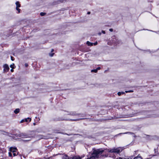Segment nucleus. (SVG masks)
I'll list each match as a JSON object with an SVG mask.
<instances>
[{"label":"nucleus","instance_id":"nucleus-17","mask_svg":"<svg viewBox=\"0 0 159 159\" xmlns=\"http://www.w3.org/2000/svg\"><path fill=\"white\" fill-rule=\"evenodd\" d=\"M125 92L126 93H131V92H133V90H129V91H125Z\"/></svg>","mask_w":159,"mask_h":159},{"label":"nucleus","instance_id":"nucleus-19","mask_svg":"<svg viewBox=\"0 0 159 159\" xmlns=\"http://www.w3.org/2000/svg\"><path fill=\"white\" fill-rule=\"evenodd\" d=\"M54 54V53H50L49 54V55L51 57H52Z\"/></svg>","mask_w":159,"mask_h":159},{"label":"nucleus","instance_id":"nucleus-8","mask_svg":"<svg viewBox=\"0 0 159 159\" xmlns=\"http://www.w3.org/2000/svg\"><path fill=\"white\" fill-rule=\"evenodd\" d=\"M63 159H70L71 158H69V157L66 155L63 156L62 157Z\"/></svg>","mask_w":159,"mask_h":159},{"label":"nucleus","instance_id":"nucleus-23","mask_svg":"<svg viewBox=\"0 0 159 159\" xmlns=\"http://www.w3.org/2000/svg\"><path fill=\"white\" fill-rule=\"evenodd\" d=\"M100 69H101V68H100V67H98V68H97L96 70H100Z\"/></svg>","mask_w":159,"mask_h":159},{"label":"nucleus","instance_id":"nucleus-6","mask_svg":"<svg viewBox=\"0 0 159 159\" xmlns=\"http://www.w3.org/2000/svg\"><path fill=\"white\" fill-rule=\"evenodd\" d=\"M16 148L11 147L10 148L9 151L13 153H14L16 151Z\"/></svg>","mask_w":159,"mask_h":159},{"label":"nucleus","instance_id":"nucleus-21","mask_svg":"<svg viewBox=\"0 0 159 159\" xmlns=\"http://www.w3.org/2000/svg\"><path fill=\"white\" fill-rule=\"evenodd\" d=\"M9 156L11 157L12 156V154L11 152H9Z\"/></svg>","mask_w":159,"mask_h":159},{"label":"nucleus","instance_id":"nucleus-28","mask_svg":"<svg viewBox=\"0 0 159 159\" xmlns=\"http://www.w3.org/2000/svg\"><path fill=\"white\" fill-rule=\"evenodd\" d=\"M25 67H27L28 66V65L26 63L25 64Z\"/></svg>","mask_w":159,"mask_h":159},{"label":"nucleus","instance_id":"nucleus-22","mask_svg":"<svg viewBox=\"0 0 159 159\" xmlns=\"http://www.w3.org/2000/svg\"><path fill=\"white\" fill-rule=\"evenodd\" d=\"M117 159H129V158H128V159L124 158V159H123V158H121V157H119L118 158H117Z\"/></svg>","mask_w":159,"mask_h":159},{"label":"nucleus","instance_id":"nucleus-9","mask_svg":"<svg viewBox=\"0 0 159 159\" xmlns=\"http://www.w3.org/2000/svg\"><path fill=\"white\" fill-rule=\"evenodd\" d=\"M19 111H20V109L19 108H17V109H16L14 110V112L15 114H17L18 113H19Z\"/></svg>","mask_w":159,"mask_h":159},{"label":"nucleus","instance_id":"nucleus-24","mask_svg":"<svg viewBox=\"0 0 159 159\" xmlns=\"http://www.w3.org/2000/svg\"><path fill=\"white\" fill-rule=\"evenodd\" d=\"M97 44H98L97 42H96L93 43V44H94V45H97Z\"/></svg>","mask_w":159,"mask_h":159},{"label":"nucleus","instance_id":"nucleus-34","mask_svg":"<svg viewBox=\"0 0 159 159\" xmlns=\"http://www.w3.org/2000/svg\"><path fill=\"white\" fill-rule=\"evenodd\" d=\"M98 34H99V35H101V33H99Z\"/></svg>","mask_w":159,"mask_h":159},{"label":"nucleus","instance_id":"nucleus-26","mask_svg":"<svg viewBox=\"0 0 159 159\" xmlns=\"http://www.w3.org/2000/svg\"><path fill=\"white\" fill-rule=\"evenodd\" d=\"M13 155H14V156H15L17 154H16L14 152V153H13Z\"/></svg>","mask_w":159,"mask_h":159},{"label":"nucleus","instance_id":"nucleus-30","mask_svg":"<svg viewBox=\"0 0 159 159\" xmlns=\"http://www.w3.org/2000/svg\"><path fill=\"white\" fill-rule=\"evenodd\" d=\"M24 121V120H22L21 121V123H22Z\"/></svg>","mask_w":159,"mask_h":159},{"label":"nucleus","instance_id":"nucleus-10","mask_svg":"<svg viewBox=\"0 0 159 159\" xmlns=\"http://www.w3.org/2000/svg\"><path fill=\"white\" fill-rule=\"evenodd\" d=\"M134 159H142V158L139 155H138L137 157H135Z\"/></svg>","mask_w":159,"mask_h":159},{"label":"nucleus","instance_id":"nucleus-14","mask_svg":"<svg viewBox=\"0 0 159 159\" xmlns=\"http://www.w3.org/2000/svg\"><path fill=\"white\" fill-rule=\"evenodd\" d=\"M28 120H29V121H30L31 120V118H27L25 119V121L26 122H27L28 121Z\"/></svg>","mask_w":159,"mask_h":159},{"label":"nucleus","instance_id":"nucleus-5","mask_svg":"<svg viewBox=\"0 0 159 159\" xmlns=\"http://www.w3.org/2000/svg\"><path fill=\"white\" fill-rule=\"evenodd\" d=\"M16 10L18 11V13H20V9L18 8V7H20V5L19 3V2H17L16 3Z\"/></svg>","mask_w":159,"mask_h":159},{"label":"nucleus","instance_id":"nucleus-35","mask_svg":"<svg viewBox=\"0 0 159 159\" xmlns=\"http://www.w3.org/2000/svg\"><path fill=\"white\" fill-rule=\"evenodd\" d=\"M72 115H75V114H72Z\"/></svg>","mask_w":159,"mask_h":159},{"label":"nucleus","instance_id":"nucleus-3","mask_svg":"<svg viewBox=\"0 0 159 159\" xmlns=\"http://www.w3.org/2000/svg\"><path fill=\"white\" fill-rule=\"evenodd\" d=\"M123 150L122 148L119 147L117 148H114L112 149H108V151L110 152H114L119 153Z\"/></svg>","mask_w":159,"mask_h":159},{"label":"nucleus","instance_id":"nucleus-4","mask_svg":"<svg viewBox=\"0 0 159 159\" xmlns=\"http://www.w3.org/2000/svg\"><path fill=\"white\" fill-rule=\"evenodd\" d=\"M3 67L4 68L3 71L4 72H6L9 70V67L7 64H4L3 65Z\"/></svg>","mask_w":159,"mask_h":159},{"label":"nucleus","instance_id":"nucleus-29","mask_svg":"<svg viewBox=\"0 0 159 159\" xmlns=\"http://www.w3.org/2000/svg\"><path fill=\"white\" fill-rule=\"evenodd\" d=\"M13 69H11V72H13Z\"/></svg>","mask_w":159,"mask_h":159},{"label":"nucleus","instance_id":"nucleus-12","mask_svg":"<svg viewBox=\"0 0 159 159\" xmlns=\"http://www.w3.org/2000/svg\"><path fill=\"white\" fill-rule=\"evenodd\" d=\"M118 95L120 96L121 94H125V93L123 92H118L117 93Z\"/></svg>","mask_w":159,"mask_h":159},{"label":"nucleus","instance_id":"nucleus-2","mask_svg":"<svg viewBox=\"0 0 159 159\" xmlns=\"http://www.w3.org/2000/svg\"><path fill=\"white\" fill-rule=\"evenodd\" d=\"M19 136L23 138L26 139L23 140L25 141H30L31 139L33 138V136H30L29 135H27L24 133H21L19 134Z\"/></svg>","mask_w":159,"mask_h":159},{"label":"nucleus","instance_id":"nucleus-20","mask_svg":"<svg viewBox=\"0 0 159 159\" xmlns=\"http://www.w3.org/2000/svg\"><path fill=\"white\" fill-rule=\"evenodd\" d=\"M11 59L12 61H14V57H12V56H11Z\"/></svg>","mask_w":159,"mask_h":159},{"label":"nucleus","instance_id":"nucleus-15","mask_svg":"<svg viewBox=\"0 0 159 159\" xmlns=\"http://www.w3.org/2000/svg\"><path fill=\"white\" fill-rule=\"evenodd\" d=\"M82 119H75V120L70 119V120H72V121H78L80 120H82Z\"/></svg>","mask_w":159,"mask_h":159},{"label":"nucleus","instance_id":"nucleus-33","mask_svg":"<svg viewBox=\"0 0 159 159\" xmlns=\"http://www.w3.org/2000/svg\"><path fill=\"white\" fill-rule=\"evenodd\" d=\"M54 49H52V51H51V52H53V51H54Z\"/></svg>","mask_w":159,"mask_h":159},{"label":"nucleus","instance_id":"nucleus-32","mask_svg":"<svg viewBox=\"0 0 159 159\" xmlns=\"http://www.w3.org/2000/svg\"><path fill=\"white\" fill-rule=\"evenodd\" d=\"M90 12H88V13H87V14H90Z\"/></svg>","mask_w":159,"mask_h":159},{"label":"nucleus","instance_id":"nucleus-27","mask_svg":"<svg viewBox=\"0 0 159 159\" xmlns=\"http://www.w3.org/2000/svg\"><path fill=\"white\" fill-rule=\"evenodd\" d=\"M102 32L103 34H105V32L104 31V30H102Z\"/></svg>","mask_w":159,"mask_h":159},{"label":"nucleus","instance_id":"nucleus-16","mask_svg":"<svg viewBox=\"0 0 159 159\" xmlns=\"http://www.w3.org/2000/svg\"><path fill=\"white\" fill-rule=\"evenodd\" d=\"M97 70H91V72H94L95 73H97Z\"/></svg>","mask_w":159,"mask_h":159},{"label":"nucleus","instance_id":"nucleus-11","mask_svg":"<svg viewBox=\"0 0 159 159\" xmlns=\"http://www.w3.org/2000/svg\"><path fill=\"white\" fill-rule=\"evenodd\" d=\"M87 44L88 46H92L93 44V43H91L90 42H89L88 41H87Z\"/></svg>","mask_w":159,"mask_h":159},{"label":"nucleus","instance_id":"nucleus-25","mask_svg":"<svg viewBox=\"0 0 159 159\" xmlns=\"http://www.w3.org/2000/svg\"><path fill=\"white\" fill-rule=\"evenodd\" d=\"M109 30L110 31L112 32V31H113V29H109Z\"/></svg>","mask_w":159,"mask_h":159},{"label":"nucleus","instance_id":"nucleus-13","mask_svg":"<svg viewBox=\"0 0 159 159\" xmlns=\"http://www.w3.org/2000/svg\"><path fill=\"white\" fill-rule=\"evenodd\" d=\"M10 67L12 68V69H14L15 67L14 64V63L11 64L10 65Z\"/></svg>","mask_w":159,"mask_h":159},{"label":"nucleus","instance_id":"nucleus-1","mask_svg":"<svg viewBox=\"0 0 159 159\" xmlns=\"http://www.w3.org/2000/svg\"><path fill=\"white\" fill-rule=\"evenodd\" d=\"M104 151L102 149H93V152L91 154V156L87 159H95L99 157V155L102 153Z\"/></svg>","mask_w":159,"mask_h":159},{"label":"nucleus","instance_id":"nucleus-7","mask_svg":"<svg viewBox=\"0 0 159 159\" xmlns=\"http://www.w3.org/2000/svg\"><path fill=\"white\" fill-rule=\"evenodd\" d=\"M81 158L78 156H75L71 158L70 159H81Z\"/></svg>","mask_w":159,"mask_h":159},{"label":"nucleus","instance_id":"nucleus-18","mask_svg":"<svg viewBox=\"0 0 159 159\" xmlns=\"http://www.w3.org/2000/svg\"><path fill=\"white\" fill-rule=\"evenodd\" d=\"M46 13L44 12H41L40 13V15L41 16H43L45 15Z\"/></svg>","mask_w":159,"mask_h":159},{"label":"nucleus","instance_id":"nucleus-31","mask_svg":"<svg viewBox=\"0 0 159 159\" xmlns=\"http://www.w3.org/2000/svg\"><path fill=\"white\" fill-rule=\"evenodd\" d=\"M130 133L129 132H126V133H123V134H128V133Z\"/></svg>","mask_w":159,"mask_h":159}]
</instances>
